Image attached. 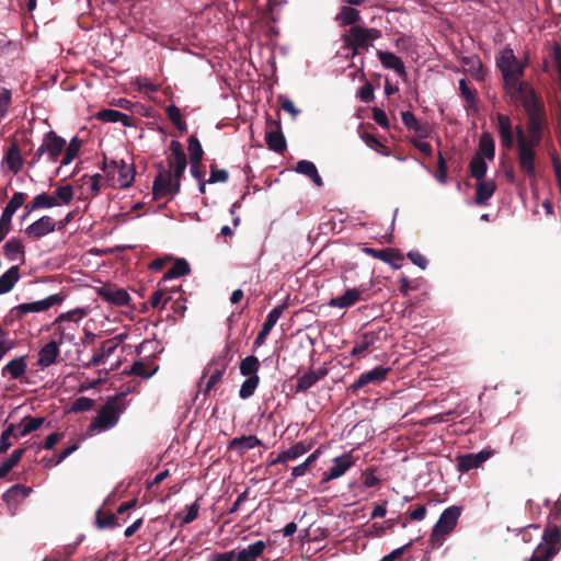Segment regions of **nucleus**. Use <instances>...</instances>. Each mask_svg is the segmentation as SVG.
<instances>
[{
    "mask_svg": "<svg viewBox=\"0 0 561 561\" xmlns=\"http://www.w3.org/2000/svg\"><path fill=\"white\" fill-rule=\"evenodd\" d=\"M157 167L159 172L152 183L153 197L154 199L172 198L180 192V181L184 175L187 163H179L172 169H164L162 163H159Z\"/></svg>",
    "mask_w": 561,
    "mask_h": 561,
    "instance_id": "f257e3e1",
    "label": "nucleus"
},
{
    "mask_svg": "<svg viewBox=\"0 0 561 561\" xmlns=\"http://www.w3.org/2000/svg\"><path fill=\"white\" fill-rule=\"evenodd\" d=\"M125 409L126 403L123 396L110 398L104 405H101L98 415L89 426V431L104 432L116 426Z\"/></svg>",
    "mask_w": 561,
    "mask_h": 561,
    "instance_id": "f03ea898",
    "label": "nucleus"
},
{
    "mask_svg": "<svg viewBox=\"0 0 561 561\" xmlns=\"http://www.w3.org/2000/svg\"><path fill=\"white\" fill-rule=\"evenodd\" d=\"M504 87L512 101L520 103L525 111L542 103L537 96L533 85L526 81H522L520 77L513 78L505 82Z\"/></svg>",
    "mask_w": 561,
    "mask_h": 561,
    "instance_id": "7ed1b4c3",
    "label": "nucleus"
},
{
    "mask_svg": "<svg viewBox=\"0 0 561 561\" xmlns=\"http://www.w3.org/2000/svg\"><path fill=\"white\" fill-rule=\"evenodd\" d=\"M460 513V507L456 505L443 511L430 536L432 547H440L444 543L446 536L456 527Z\"/></svg>",
    "mask_w": 561,
    "mask_h": 561,
    "instance_id": "20e7f679",
    "label": "nucleus"
},
{
    "mask_svg": "<svg viewBox=\"0 0 561 561\" xmlns=\"http://www.w3.org/2000/svg\"><path fill=\"white\" fill-rule=\"evenodd\" d=\"M516 142H517V162L522 172L527 176H535L536 167V151L535 147L539 144L530 142L522 129L520 125L516 126Z\"/></svg>",
    "mask_w": 561,
    "mask_h": 561,
    "instance_id": "39448f33",
    "label": "nucleus"
},
{
    "mask_svg": "<svg viewBox=\"0 0 561 561\" xmlns=\"http://www.w3.org/2000/svg\"><path fill=\"white\" fill-rule=\"evenodd\" d=\"M66 145V140L58 136L55 131L50 130L46 133L43 137L42 144L37 147L33 159L28 163L30 167L33 168L36 163H38L44 153L47 154L49 162H57Z\"/></svg>",
    "mask_w": 561,
    "mask_h": 561,
    "instance_id": "423d86ee",
    "label": "nucleus"
},
{
    "mask_svg": "<svg viewBox=\"0 0 561 561\" xmlns=\"http://www.w3.org/2000/svg\"><path fill=\"white\" fill-rule=\"evenodd\" d=\"M542 539L529 561H550L560 551V531L556 526L543 533Z\"/></svg>",
    "mask_w": 561,
    "mask_h": 561,
    "instance_id": "0eeeda50",
    "label": "nucleus"
},
{
    "mask_svg": "<svg viewBox=\"0 0 561 561\" xmlns=\"http://www.w3.org/2000/svg\"><path fill=\"white\" fill-rule=\"evenodd\" d=\"M525 113L527 115V140L540 144L543 136L545 124L547 123L543 103L535 107L527 108Z\"/></svg>",
    "mask_w": 561,
    "mask_h": 561,
    "instance_id": "6e6552de",
    "label": "nucleus"
},
{
    "mask_svg": "<svg viewBox=\"0 0 561 561\" xmlns=\"http://www.w3.org/2000/svg\"><path fill=\"white\" fill-rule=\"evenodd\" d=\"M496 67L503 76L504 83L524 75V68L511 47H505L496 57Z\"/></svg>",
    "mask_w": 561,
    "mask_h": 561,
    "instance_id": "1a4fd4ad",
    "label": "nucleus"
},
{
    "mask_svg": "<svg viewBox=\"0 0 561 561\" xmlns=\"http://www.w3.org/2000/svg\"><path fill=\"white\" fill-rule=\"evenodd\" d=\"M230 352L231 346L228 344L224 351V354L218 358L213 359L208 367L204 369L202 378H204L210 371V368L213 366H216V368L210 373V376L206 381V385L203 390L204 396H207L210 392L211 388L215 387L222 379V376L226 373L229 362L231 360V357L229 356Z\"/></svg>",
    "mask_w": 561,
    "mask_h": 561,
    "instance_id": "9d476101",
    "label": "nucleus"
},
{
    "mask_svg": "<svg viewBox=\"0 0 561 561\" xmlns=\"http://www.w3.org/2000/svg\"><path fill=\"white\" fill-rule=\"evenodd\" d=\"M494 455V449L491 447L482 448L477 454L460 455L456 458V468L459 472H468L472 469L480 468L484 461Z\"/></svg>",
    "mask_w": 561,
    "mask_h": 561,
    "instance_id": "9b49d317",
    "label": "nucleus"
},
{
    "mask_svg": "<svg viewBox=\"0 0 561 561\" xmlns=\"http://www.w3.org/2000/svg\"><path fill=\"white\" fill-rule=\"evenodd\" d=\"M64 299L65 297L61 294H56L48 296L47 298L39 301L18 305L13 308V311L16 318H22L28 312H41L48 310L53 306L60 305Z\"/></svg>",
    "mask_w": 561,
    "mask_h": 561,
    "instance_id": "f8f14e48",
    "label": "nucleus"
},
{
    "mask_svg": "<svg viewBox=\"0 0 561 561\" xmlns=\"http://www.w3.org/2000/svg\"><path fill=\"white\" fill-rule=\"evenodd\" d=\"M265 141L268 149L283 152L287 148L285 136L280 128V122L272 118L266 119Z\"/></svg>",
    "mask_w": 561,
    "mask_h": 561,
    "instance_id": "ddd939ff",
    "label": "nucleus"
},
{
    "mask_svg": "<svg viewBox=\"0 0 561 561\" xmlns=\"http://www.w3.org/2000/svg\"><path fill=\"white\" fill-rule=\"evenodd\" d=\"M356 462L352 451H346L344 455L336 457L332 460V466L322 473V482H328L332 479L342 477L350 468Z\"/></svg>",
    "mask_w": 561,
    "mask_h": 561,
    "instance_id": "4468645a",
    "label": "nucleus"
},
{
    "mask_svg": "<svg viewBox=\"0 0 561 561\" xmlns=\"http://www.w3.org/2000/svg\"><path fill=\"white\" fill-rule=\"evenodd\" d=\"M389 371V367L379 366L375 367L371 370L362 373L351 385L348 390L353 393H356L358 390L362 389V387H366V385L368 383H380L387 379Z\"/></svg>",
    "mask_w": 561,
    "mask_h": 561,
    "instance_id": "2eb2a0df",
    "label": "nucleus"
},
{
    "mask_svg": "<svg viewBox=\"0 0 561 561\" xmlns=\"http://www.w3.org/2000/svg\"><path fill=\"white\" fill-rule=\"evenodd\" d=\"M57 221L48 215L41 216L37 220L30 225L24 233L30 239L39 240L41 238L56 230Z\"/></svg>",
    "mask_w": 561,
    "mask_h": 561,
    "instance_id": "dca6fc26",
    "label": "nucleus"
},
{
    "mask_svg": "<svg viewBox=\"0 0 561 561\" xmlns=\"http://www.w3.org/2000/svg\"><path fill=\"white\" fill-rule=\"evenodd\" d=\"M98 295L104 301L117 307L127 306L130 301L129 294L125 289H122V287H116L114 284H104L98 290Z\"/></svg>",
    "mask_w": 561,
    "mask_h": 561,
    "instance_id": "f3484780",
    "label": "nucleus"
},
{
    "mask_svg": "<svg viewBox=\"0 0 561 561\" xmlns=\"http://www.w3.org/2000/svg\"><path fill=\"white\" fill-rule=\"evenodd\" d=\"M401 119L405 128L414 131L419 139L427 138L432 131L428 122L419 119L411 111L401 112Z\"/></svg>",
    "mask_w": 561,
    "mask_h": 561,
    "instance_id": "a211bd4d",
    "label": "nucleus"
},
{
    "mask_svg": "<svg viewBox=\"0 0 561 561\" xmlns=\"http://www.w3.org/2000/svg\"><path fill=\"white\" fill-rule=\"evenodd\" d=\"M363 252H365L367 255H370L374 259H377L385 263L390 264L392 266V268H400V266H401L400 262L403 261V256L401 255V252L399 250L392 249V248L375 249V248L364 247Z\"/></svg>",
    "mask_w": 561,
    "mask_h": 561,
    "instance_id": "6ab92c4d",
    "label": "nucleus"
},
{
    "mask_svg": "<svg viewBox=\"0 0 561 561\" xmlns=\"http://www.w3.org/2000/svg\"><path fill=\"white\" fill-rule=\"evenodd\" d=\"M122 341L121 336H115L113 339L105 340L101 343V348L93 355V357L83 365L84 368H92L100 365H103L105 359L114 354V351Z\"/></svg>",
    "mask_w": 561,
    "mask_h": 561,
    "instance_id": "aec40b11",
    "label": "nucleus"
},
{
    "mask_svg": "<svg viewBox=\"0 0 561 561\" xmlns=\"http://www.w3.org/2000/svg\"><path fill=\"white\" fill-rule=\"evenodd\" d=\"M343 41L346 47L352 48L354 55L358 54L359 49L369 47L364 26H353L348 34L343 36Z\"/></svg>",
    "mask_w": 561,
    "mask_h": 561,
    "instance_id": "412c9836",
    "label": "nucleus"
},
{
    "mask_svg": "<svg viewBox=\"0 0 561 561\" xmlns=\"http://www.w3.org/2000/svg\"><path fill=\"white\" fill-rule=\"evenodd\" d=\"M328 369L325 367H322L318 370L310 369L300 377L297 378L296 385H295V392H307L310 387L316 385L320 379H322L324 376H327Z\"/></svg>",
    "mask_w": 561,
    "mask_h": 561,
    "instance_id": "4be33fe9",
    "label": "nucleus"
},
{
    "mask_svg": "<svg viewBox=\"0 0 561 561\" xmlns=\"http://www.w3.org/2000/svg\"><path fill=\"white\" fill-rule=\"evenodd\" d=\"M497 126L501 144L503 147L511 149L514 147V130L511 117L508 115L497 113Z\"/></svg>",
    "mask_w": 561,
    "mask_h": 561,
    "instance_id": "5701e85b",
    "label": "nucleus"
},
{
    "mask_svg": "<svg viewBox=\"0 0 561 561\" xmlns=\"http://www.w3.org/2000/svg\"><path fill=\"white\" fill-rule=\"evenodd\" d=\"M262 442L255 435H242L239 437H233L228 443V449H233L237 451L239 456H243L247 450L252 449L254 447L261 446Z\"/></svg>",
    "mask_w": 561,
    "mask_h": 561,
    "instance_id": "b1692460",
    "label": "nucleus"
},
{
    "mask_svg": "<svg viewBox=\"0 0 561 561\" xmlns=\"http://www.w3.org/2000/svg\"><path fill=\"white\" fill-rule=\"evenodd\" d=\"M59 343L50 341L39 348V358H37V366L45 368L53 365L59 356Z\"/></svg>",
    "mask_w": 561,
    "mask_h": 561,
    "instance_id": "393cba45",
    "label": "nucleus"
},
{
    "mask_svg": "<svg viewBox=\"0 0 561 561\" xmlns=\"http://www.w3.org/2000/svg\"><path fill=\"white\" fill-rule=\"evenodd\" d=\"M377 56L380 59L381 65L386 69H391L394 72H397L399 76H405V67L403 61L399 56L391 51L386 50H377Z\"/></svg>",
    "mask_w": 561,
    "mask_h": 561,
    "instance_id": "a878e982",
    "label": "nucleus"
},
{
    "mask_svg": "<svg viewBox=\"0 0 561 561\" xmlns=\"http://www.w3.org/2000/svg\"><path fill=\"white\" fill-rule=\"evenodd\" d=\"M309 448L310 445H306L302 442H298L291 445L290 448L286 449L285 451H280L277 458L272 460L270 465L273 466L276 463H284L287 461L295 460L300 456L305 455L306 453H308Z\"/></svg>",
    "mask_w": 561,
    "mask_h": 561,
    "instance_id": "bb28decb",
    "label": "nucleus"
},
{
    "mask_svg": "<svg viewBox=\"0 0 561 561\" xmlns=\"http://www.w3.org/2000/svg\"><path fill=\"white\" fill-rule=\"evenodd\" d=\"M476 198L477 205L484 206L488 201L494 195L496 184L492 180H479L476 184Z\"/></svg>",
    "mask_w": 561,
    "mask_h": 561,
    "instance_id": "cd10ccee",
    "label": "nucleus"
},
{
    "mask_svg": "<svg viewBox=\"0 0 561 561\" xmlns=\"http://www.w3.org/2000/svg\"><path fill=\"white\" fill-rule=\"evenodd\" d=\"M265 549V542L257 540L245 548L236 551V561H256Z\"/></svg>",
    "mask_w": 561,
    "mask_h": 561,
    "instance_id": "c85d7f7f",
    "label": "nucleus"
},
{
    "mask_svg": "<svg viewBox=\"0 0 561 561\" xmlns=\"http://www.w3.org/2000/svg\"><path fill=\"white\" fill-rule=\"evenodd\" d=\"M362 295V291L358 290L356 287H353L352 289H348L344 295L331 298L328 302L330 307L333 308H350L357 304Z\"/></svg>",
    "mask_w": 561,
    "mask_h": 561,
    "instance_id": "c756f323",
    "label": "nucleus"
},
{
    "mask_svg": "<svg viewBox=\"0 0 561 561\" xmlns=\"http://www.w3.org/2000/svg\"><path fill=\"white\" fill-rule=\"evenodd\" d=\"M360 20L359 11L353 5H343L339 13L335 15V21L341 27H346V25H356Z\"/></svg>",
    "mask_w": 561,
    "mask_h": 561,
    "instance_id": "7c9ffc66",
    "label": "nucleus"
},
{
    "mask_svg": "<svg viewBox=\"0 0 561 561\" xmlns=\"http://www.w3.org/2000/svg\"><path fill=\"white\" fill-rule=\"evenodd\" d=\"M31 492L32 489L24 486V484H12L2 495V500L7 504H18L26 499Z\"/></svg>",
    "mask_w": 561,
    "mask_h": 561,
    "instance_id": "2f4dec72",
    "label": "nucleus"
},
{
    "mask_svg": "<svg viewBox=\"0 0 561 561\" xmlns=\"http://www.w3.org/2000/svg\"><path fill=\"white\" fill-rule=\"evenodd\" d=\"M27 370L25 357H16L10 360L2 369V376H9L11 379H20Z\"/></svg>",
    "mask_w": 561,
    "mask_h": 561,
    "instance_id": "473e14b6",
    "label": "nucleus"
},
{
    "mask_svg": "<svg viewBox=\"0 0 561 561\" xmlns=\"http://www.w3.org/2000/svg\"><path fill=\"white\" fill-rule=\"evenodd\" d=\"M170 153L167 158L169 169L176 167L179 163H187V158L183 146L178 140H171L169 145Z\"/></svg>",
    "mask_w": 561,
    "mask_h": 561,
    "instance_id": "72a5a7b5",
    "label": "nucleus"
},
{
    "mask_svg": "<svg viewBox=\"0 0 561 561\" xmlns=\"http://www.w3.org/2000/svg\"><path fill=\"white\" fill-rule=\"evenodd\" d=\"M295 171L297 173L304 174L311 179L314 184L318 186H322L323 179L318 172V169L313 162L307 161V160H300L296 163Z\"/></svg>",
    "mask_w": 561,
    "mask_h": 561,
    "instance_id": "f704fd0d",
    "label": "nucleus"
},
{
    "mask_svg": "<svg viewBox=\"0 0 561 561\" xmlns=\"http://www.w3.org/2000/svg\"><path fill=\"white\" fill-rule=\"evenodd\" d=\"M111 165L114 168H118V183L121 187H128L131 185V183L135 180V167L129 165L125 163L124 161L121 162L118 165L117 162L111 161Z\"/></svg>",
    "mask_w": 561,
    "mask_h": 561,
    "instance_id": "c9c22d12",
    "label": "nucleus"
},
{
    "mask_svg": "<svg viewBox=\"0 0 561 561\" xmlns=\"http://www.w3.org/2000/svg\"><path fill=\"white\" fill-rule=\"evenodd\" d=\"M378 340V335L375 332H365L360 335V337L355 343L354 347L351 351V355L354 357H359L367 351L370 346H373Z\"/></svg>",
    "mask_w": 561,
    "mask_h": 561,
    "instance_id": "e433bc0d",
    "label": "nucleus"
},
{
    "mask_svg": "<svg viewBox=\"0 0 561 561\" xmlns=\"http://www.w3.org/2000/svg\"><path fill=\"white\" fill-rule=\"evenodd\" d=\"M162 280L159 282V288L154 291L149 300L152 308H164L168 302L172 300V294L178 290H169L168 287H162Z\"/></svg>",
    "mask_w": 561,
    "mask_h": 561,
    "instance_id": "4c0bfd02",
    "label": "nucleus"
},
{
    "mask_svg": "<svg viewBox=\"0 0 561 561\" xmlns=\"http://www.w3.org/2000/svg\"><path fill=\"white\" fill-rule=\"evenodd\" d=\"M20 278V268L18 265L11 266L4 274L0 276V295L11 291L14 284Z\"/></svg>",
    "mask_w": 561,
    "mask_h": 561,
    "instance_id": "58836bf2",
    "label": "nucleus"
},
{
    "mask_svg": "<svg viewBox=\"0 0 561 561\" xmlns=\"http://www.w3.org/2000/svg\"><path fill=\"white\" fill-rule=\"evenodd\" d=\"M4 255L9 261H15L20 255L24 263L25 249L20 239L11 238L3 245Z\"/></svg>",
    "mask_w": 561,
    "mask_h": 561,
    "instance_id": "ea45409f",
    "label": "nucleus"
},
{
    "mask_svg": "<svg viewBox=\"0 0 561 561\" xmlns=\"http://www.w3.org/2000/svg\"><path fill=\"white\" fill-rule=\"evenodd\" d=\"M459 90L462 99L466 101L467 107L477 110L479 103L477 89L471 88L466 79H460Z\"/></svg>",
    "mask_w": 561,
    "mask_h": 561,
    "instance_id": "a19ab883",
    "label": "nucleus"
},
{
    "mask_svg": "<svg viewBox=\"0 0 561 561\" xmlns=\"http://www.w3.org/2000/svg\"><path fill=\"white\" fill-rule=\"evenodd\" d=\"M191 273V265L184 259H178L174 261L172 266L164 274L162 282H165L171 278L181 277L188 275Z\"/></svg>",
    "mask_w": 561,
    "mask_h": 561,
    "instance_id": "79ce46f5",
    "label": "nucleus"
},
{
    "mask_svg": "<svg viewBox=\"0 0 561 561\" xmlns=\"http://www.w3.org/2000/svg\"><path fill=\"white\" fill-rule=\"evenodd\" d=\"M483 159L492 161L495 154V144L493 137L489 133H482L480 135L479 151Z\"/></svg>",
    "mask_w": 561,
    "mask_h": 561,
    "instance_id": "37998d69",
    "label": "nucleus"
},
{
    "mask_svg": "<svg viewBox=\"0 0 561 561\" xmlns=\"http://www.w3.org/2000/svg\"><path fill=\"white\" fill-rule=\"evenodd\" d=\"M7 164H9V170L13 173H18L22 170L23 167V158L18 145L12 144L7 150Z\"/></svg>",
    "mask_w": 561,
    "mask_h": 561,
    "instance_id": "c03bdc74",
    "label": "nucleus"
},
{
    "mask_svg": "<svg viewBox=\"0 0 561 561\" xmlns=\"http://www.w3.org/2000/svg\"><path fill=\"white\" fill-rule=\"evenodd\" d=\"M167 116L181 135L187 131V123L185 119H183L181 111L178 106L174 104L167 106Z\"/></svg>",
    "mask_w": 561,
    "mask_h": 561,
    "instance_id": "a18cd8bd",
    "label": "nucleus"
},
{
    "mask_svg": "<svg viewBox=\"0 0 561 561\" xmlns=\"http://www.w3.org/2000/svg\"><path fill=\"white\" fill-rule=\"evenodd\" d=\"M159 369V366H149L142 360H136L133 363V366L128 371L129 375L139 376L141 378H150L153 376Z\"/></svg>",
    "mask_w": 561,
    "mask_h": 561,
    "instance_id": "49530a36",
    "label": "nucleus"
},
{
    "mask_svg": "<svg viewBox=\"0 0 561 561\" xmlns=\"http://www.w3.org/2000/svg\"><path fill=\"white\" fill-rule=\"evenodd\" d=\"M240 374L244 377L259 376L260 360L256 356H248L241 360L239 366Z\"/></svg>",
    "mask_w": 561,
    "mask_h": 561,
    "instance_id": "de8ad7c7",
    "label": "nucleus"
},
{
    "mask_svg": "<svg viewBox=\"0 0 561 561\" xmlns=\"http://www.w3.org/2000/svg\"><path fill=\"white\" fill-rule=\"evenodd\" d=\"M359 137L366 144V146H368L373 150L383 156L390 154V149L386 145H383L379 139H377L373 134L364 130L359 133Z\"/></svg>",
    "mask_w": 561,
    "mask_h": 561,
    "instance_id": "09e8293b",
    "label": "nucleus"
},
{
    "mask_svg": "<svg viewBox=\"0 0 561 561\" xmlns=\"http://www.w3.org/2000/svg\"><path fill=\"white\" fill-rule=\"evenodd\" d=\"M81 145H82V140L79 139L78 137H72L70 139V144L65 147V153H64V157L61 159V163L60 165L64 167V165H69L73 162L75 158L77 157L80 148H81Z\"/></svg>",
    "mask_w": 561,
    "mask_h": 561,
    "instance_id": "8fccbe9b",
    "label": "nucleus"
},
{
    "mask_svg": "<svg viewBox=\"0 0 561 561\" xmlns=\"http://www.w3.org/2000/svg\"><path fill=\"white\" fill-rule=\"evenodd\" d=\"M259 383H260V376L247 377L240 386L239 397L242 400H247V399L251 398L255 393V390L257 389Z\"/></svg>",
    "mask_w": 561,
    "mask_h": 561,
    "instance_id": "3c124183",
    "label": "nucleus"
},
{
    "mask_svg": "<svg viewBox=\"0 0 561 561\" xmlns=\"http://www.w3.org/2000/svg\"><path fill=\"white\" fill-rule=\"evenodd\" d=\"M469 169L471 176L477 181L483 180L488 169L484 158H482L480 153H476L471 159Z\"/></svg>",
    "mask_w": 561,
    "mask_h": 561,
    "instance_id": "603ef678",
    "label": "nucleus"
},
{
    "mask_svg": "<svg viewBox=\"0 0 561 561\" xmlns=\"http://www.w3.org/2000/svg\"><path fill=\"white\" fill-rule=\"evenodd\" d=\"M287 304H282L273 308L267 313L264 323L262 324V329L270 333L277 323V320L282 317L283 312L287 309Z\"/></svg>",
    "mask_w": 561,
    "mask_h": 561,
    "instance_id": "864d4df0",
    "label": "nucleus"
},
{
    "mask_svg": "<svg viewBox=\"0 0 561 561\" xmlns=\"http://www.w3.org/2000/svg\"><path fill=\"white\" fill-rule=\"evenodd\" d=\"M188 153L191 163H201L203 159V148L201 146V141L196 138L195 135H192L188 138Z\"/></svg>",
    "mask_w": 561,
    "mask_h": 561,
    "instance_id": "5fc2aeb1",
    "label": "nucleus"
},
{
    "mask_svg": "<svg viewBox=\"0 0 561 561\" xmlns=\"http://www.w3.org/2000/svg\"><path fill=\"white\" fill-rule=\"evenodd\" d=\"M27 199V194L25 193H14L10 201L7 203L3 214H7L9 216H13L14 213L24 205L25 201Z\"/></svg>",
    "mask_w": 561,
    "mask_h": 561,
    "instance_id": "6e6d98bb",
    "label": "nucleus"
},
{
    "mask_svg": "<svg viewBox=\"0 0 561 561\" xmlns=\"http://www.w3.org/2000/svg\"><path fill=\"white\" fill-rule=\"evenodd\" d=\"M53 196L56 197L59 205H68L73 201V186L71 184L60 185L54 191Z\"/></svg>",
    "mask_w": 561,
    "mask_h": 561,
    "instance_id": "4d7b16f0",
    "label": "nucleus"
},
{
    "mask_svg": "<svg viewBox=\"0 0 561 561\" xmlns=\"http://www.w3.org/2000/svg\"><path fill=\"white\" fill-rule=\"evenodd\" d=\"M96 525L100 529L115 528V527L119 526L115 514L103 513L101 511H99L96 513Z\"/></svg>",
    "mask_w": 561,
    "mask_h": 561,
    "instance_id": "13d9d810",
    "label": "nucleus"
},
{
    "mask_svg": "<svg viewBox=\"0 0 561 561\" xmlns=\"http://www.w3.org/2000/svg\"><path fill=\"white\" fill-rule=\"evenodd\" d=\"M552 526H556L561 533V503L559 502H557L550 510L546 529H543V533H547L549 528Z\"/></svg>",
    "mask_w": 561,
    "mask_h": 561,
    "instance_id": "bf43d9fd",
    "label": "nucleus"
},
{
    "mask_svg": "<svg viewBox=\"0 0 561 561\" xmlns=\"http://www.w3.org/2000/svg\"><path fill=\"white\" fill-rule=\"evenodd\" d=\"M16 425L9 424L4 428V431L1 434V440H0V455H3V453H8V449L12 445L10 438L15 435Z\"/></svg>",
    "mask_w": 561,
    "mask_h": 561,
    "instance_id": "052dcab7",
    "label": "nucleus"
},
{
    "mask_svg": "<svg viewBox=\"0 0 561 561\" xmlns=\"http://www.w3.org/2000/svg\"><path fill=\"white\" fill-rule=\"evenodd\" d=\"M24 424V432H28L31 434L32 432L37 431L45 422L44 416H32L26 415L21 421Z\"/></svg>",
    "mask_w": 561,
    "mask_h": 561,
    "instance_id": "680f3d73",
    "label": "nucleus"
},
{
    "mask_svg": "<svg viewBox=\"0 0 561 561\" xmlns=\"http://www.w3.org/2000/svg\"><path fill=\"white\" fill-rule=\"evenodd\" d=\"M87 314L82 308H76L73 310L64 312L56 318V323H62V321H80Z\"/></svg>",
    "mask_w": 561,
    "mask_h": 561,
    "instance_id": "e2e57ef3",
    "label": "nucleus"
},
{
    "mask_svg": "<svg viewBox=\"0 0 561 561\" xmlns=\"http://www.w3.org/2000/svg\"><path fill=\"white\" fill-rule=\"evenodd\" d=\"M11 104V91L3 88L0 91V122L8 115V110Z\"/></svg>",
    "mask_w": 561,
    "mask_h": 561,
    "instance_id": "0e129e2a",
    "label": "nucleus"
},
{
    "mask_svg": "<svg viewBox=\"0 0 561 561\" xmlns=\"http://www.w3.org/2000/svg\"><path fill=\"white\" fill-rule=\"evenodd\" d=\"M94 404V400L87 397H79L72 402L70 410L73 412H84L93 409Z\"/></svg>",
    "mask_w": 561,
    "mask_h": 561,
    "instance_id": "69168bd1",
    "label": "nucleus"
},
{
    "mask_svg": "<svg viewBox=\"0 0 561 561\" xmlns=\"http://www.w3.org/2000/svg\"><path fill=\"white\" fill-rule=\"evenodd\" d=\"M34 198L37 204V209L51 208V207L59 205V203L57 202L55 196L48 195L46 193H42V194L35 196Z\"/></svg>",
    "mask_w": 561,
    "mask_h": 561,
    "instance_id": "338daca9",
    "label": "nucleus"
},
{
    "mask_svg": "<svg viewBox=\"0 0 561 561\" xmlns=\"http://www.w3.org/2000/svg\"><path fill=\"white\" fill-rule=\"evenodd\" d=\"M121 117V112L112 108L101 110L96 114V118L103 122H118Z\"/></svg>",
    "mask_w": 561,
    "mask_h": 561,
    "instance_id": "774afa93",
    "label": "nucleus"
}]
</instances>
